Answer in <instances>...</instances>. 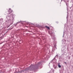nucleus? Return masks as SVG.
I'll return each mask as SVG.
<instances>
[{
	"label": "nucleus",
	"mask_w": 73,
	"mask_h": 73,
	"mask_svg": "<svg viewBox=\"0 0 73 73\" xmlns=\"http://www.w3.org/2000/svg\"><path fill=\"white\" fill-rule=\"evenodd\" d=\"M64 33H65V32L64 31V32H63V37H64Z\"/></svg>",
	"instance_id": "nucleus-17"
},
{
	"label": "nucleus",
	"mask_w": 73,
	"mask_h": 73,
	"mask_svg": "<svg viewBox=\"0 0 73 73\" xmlns=\"http://www.w3.org/2000/svg\"><path fill=\"white\" fill-rule=\"evenodd\" d=\"M65 52L64 51V52L63 54H62V56H64V54H65Z\"/></svg>",
	"instance_id": "nucleus-14"
},
{
	"label": "nucleus",
	"mask_w": 73,
	"mask_h": 73,
	"mask_svg": "<svg viewBox=\"0 0 73 73\" xmlns=\"http://www.w3.org/2000/svg\"><path fill=\"white\" fill-rule=\"evenodd\" d=\"M42 65V62H39L37 64H35V66L33 65H31L29 67H28L26 68L25 70V71H28L29 70H35L36 69H38V67Z\"/></svg>",
	"instance_id": "nucleus-1"
},
{
	"label": "nucleus",
	"mask_w": 73,
	"mask_h": 73,
	"mask_svg": "<svg viewBox=\"0 0 73 73\" xmlns=\"http://www.w3.org/2000/svg\"><path fill=\"white\" fill-rule=\"evenodd\" d=\"M2 33H1L0 35H1V34Z\"/></svg>",
	"instance_id": "nucleus-32"
},
{
	"label": "nucleus",
	"mask_w": 73,
	"mask_h": 73,
	"mask_svg": "<svg viewBox=\"0 0 73 73\" xmlns=\"http://www.w3.org/2000/svg\"><path fill=\"white\" fill-rule=\"evenodd\" d=\"M62 68H61L62 69H63V70H64V66H63L62 67Z\"/></svg>",
	"instance_id": "nucleus-20"
},
{
	"label": "nucleus",
	"mask_w": 73,
	"mask_h": 73,
	"mask_svg": "<svg viewBox=\"0 0 73 73\" xmlns=\"http://www.w3.org/2000/svg\"><path fill=\"white\" fill-rule=\"evenodd\" d=\"M66 5L67 6V8H68V5H69V3L68 2H66Z\"/></svg>",
	"instance_id": "nucleus-9"
},
{
	"label": "nucleus",
	"mask_w": 73,
	"mask_h": 73,
	"mask_svg": "<svg viewBox=\"0 0 73 73\" xmlns=\"http://www.w3.org/2000/svg\"><path fill=\"white\" fill-rule=\"evenodd\" d=\"M62 1V0H61V1Z\"/></svg>",
	"instance_id": "nucleus-33"
},
{
	"label": "nucleus",
	"mask_w": 73,
	"mask_h": 73,
	"mask_svg": "<svg viewBox=\"0 0 73 73\" xmlns=\"http://www.w3.org/2000/svg\"><path fill=\"white\" fill-rule=\"evenodd\" d=\"M53 61H55L54 60V59H53L52 60L50 61V62H52Z\"/></svg>",
	"instance_id": "nucleus-13"
},
{
	"label": "nucleus",
	"mask_w": 73,
	"mask_h": 73,
	"mask_svg": "<svg viewBox=\"0 0 73 73\" xmlns=\"http://www.w3.org/2000/svg\"><path fill=\"white\" fill-rule=\"evenodd\" d=\"M52 72H53V73H54V70H52Z\"/></svg>",
	"instance_id": "nucleus-21"
},
{
	"label": "nucleus",
	"mask_w": 73,
	"mask_h": 73,
	"mask_svg": "<svg viewBox=\"0 0 73 73\" xmlns=\"http://www.w3.org/2000/svg\"><path fill=\"white\" fill-rule=\"evenodd\" d=\"M64 63H65V64H66V62H64Z\"/></svg>",
	"instance_id": "nucleus-27"
},
{
	"label": "nucleus",
	"mask_w": 73,
	"mask_h": 73,
	"mask_svg": "<svg viewBox=\"0 0 73 73\" xmlns=\"http://www.w3.org/2000/svg\"><path fill=\"white\" fill-rule=\"evenodd\" d=\"M58 57V55H56L55 57H54V61H57V59L56 58H57Z\"/></svg>",
	"instance_id": "nucleus-5"
},
{
	"label": "nucleus",
	"mask_w": 73,
	"mask_h": 73,
	"mask_svg": "<svg viewBox=\"0 0 73 73\" xmlns=\"http://www.w3.org/2000/svg\"><path fill=\"white\" fill-rule=\"evenodd\" d=\"M67 8V11H68V8Z\"/></svg>",
	"instance_id": "nucleus-28"
},
{
	"label": "nucleus",
	"mask_w": 73,
	"mask_h": 73,
	"mask_svg": "<svg viewBox=\"0 0 73 73\" xmlns=\"http://www.w3.org/2000/svg\"><path fill=\"white\" fill-rule=\"evenodd\" d=\"M67 13H68V11H67Z\"/></svg>",
	"instance_id": "nucleus-30"
},
{
	"label": "nucleus",
	"mask_w": 73,
	"mask_h": 73,
	"mask_svg": "<svg viewBox=\"0 0 73 73\" xmlns=\"http://www.w3.org/2000/svg\"><path fill=\"white\" fill-rule=\"evenodd\" d=\"M48 33L51 36H52L54 35V33L52 32H49Z\"/></svg>",
	"instance_id": "nucleus-4"
},
{
	"label": "nucleus",
	"mask_w": 73,
	"mask_h": 73,
	"mask_svg": "<svg viewBox=\"0 0 73 73\" xmlns=\"http://www.w3.org/2000/svg\"><path fill=\"white\" fill-rule=\"evenodd\" d=\"M67 1L68 2V1Z\"/></svg>",
	"instance_id": "nucleus-35"
},
{
	"label": "nucleus",
	"mask_w": 73,
	"mask_h": 73,
	"mask_svg": "<svg viewBox=\"0 0 73 73\" xmlns=\"http://www.w3.org/2000/svg\"><path fill=\"white\" fill-rule=\"evenodd\" d=\"M56 23H57V24H58V22L57 21H56Z\"/></svg>",
	"instance_id": "nucleus-22"
},
{
	"label": "nucleus",
	"mask_w": 73,
	"mask_h": 73,
	"mask_svg": "<svg viewBox=\"0 0 73 73\" xmlns=\"http://www.w3.org/2000/svg\"><path fill=\"white\" fill-rule=\"evenodd\" d=\"M54 47H56V44H54Z\"/></svg>",
	"instance_id": "nucleus-19"
},
{
	"label": "nucleus",
	"mask_w": 73,
	"mask_h": 73,
	"mask_svg": "<svg viewBox=\"0 0 73 73\" xmlns=\"http://www.w3.org/2000/svg\"><path fill=\"white\" fill-rule=\"evenodd\" d=\"M68 14H67V17H66V19H68Z\"/></svg>",
	"instance_id": "nucleus-24"
},
{
	"label": "nucleus",
	"mask_w": 73,
	"mask_h": 73,
	"mask_svg": "<svg viewBox=\"0 0 73 73\" xmlns=\"http://www.w3.org/2000/svg\"><path fill=\"white\" fill-rule=\"evenodd\" d=\"M9 13H8V15L6 16V19L9 20L10 21H13V22H14L13 21L15 20L14 18L13 17V14H11L12 12H13V11L11 10V9H9V10L8 11Z\"/></svg>",
	"instance_id": "nucleus-2"
},
{
	"label": "nucleus",
	"mask_w": 73,
	"mask_h": 73,
	"mask_svg": "<svg viewBox=\"0 0 73 73\" xmlns=\"http://www.w3.org/2000/svg\"><path fill=\"white\" fill-rule=\"evenodd\" d=\"M9 19H8L7 20H6L5 21V23H8V25H9V26H8V27H9L10 26V25H12V24H13V22H9Z\"/></svg>",
	"instance_id": "nucleus-3"
},
{
	"label": "nucleus",
	"mask_w": 73,
	"mask_h": 73,
	"mask_svg": "<svg viewBox=\"0 0 73 73\" xmlns=\"http://www.w3.org/2000/svg\"><path fill=\"white\" fill-rule=\"evenodd\" d=\"M62 59V58H61V56H60L59 58V60H61V59Z\"/></svg>",
	"instance_id": "nucleus-15"
},
{
	"label": "nucleus",
	"mask_w": 73,
	"mask_h": 73,
	"mask_svg": "<svg viewBox=\"0 0 73 73\" xmlns=\"http://www.w3.org/2000/svg\"><path fill=\"white\" fill-rule=\"evenodd\" d=\"M1 44V43L0 44Z\"/></svg>",
	"instance_id": "nucleus-36"
},
{
	"label": "nucleus",
	"mask_w": 73,
	"mask_h": 73,
	"mask_svg": "<svg viewBox=\"0 0 73 73\" xmlns=\"http://www.w3.org/2000/svg\"><path fill=\"white\" fill-rule=\"evenodd\" d=\"M31 24H32V25H35L34 24H33V23H31Z\"/></svg>",
	"instance_id": "nucleus-26"
},
{
	"label": "nucleus",
	"mask_w": 73,
	"mask_h": 73,
	"mask_svg": "<svg viewBox=\"0 0 73 73\" xmlns=\"http://www.w3.org/2000/svg\"><path fill=\"white\" fill-rule=\"evenodd\" d=\"M53 68H54V69H56V68H57V65H54L53 66Z\"/></svg>",
	"instance_id": "nucleus-10"
},
{
	"label": "nucleus",
	"mask_w": 73,
	"mask_h": 73,
	"mask_svg": "<svg viewBox=\"0 0 73 73\" xmlns=\"http://www.w3.org/2000/svg\"><path fill=\"white\" fill-rule=\"evenodd\" d=\"M21 22V21H20L18 22H17L16 23L14 24V25H14V26L16 27V25H17V24H19V23H20Z\"/></svg>",
	"instance_id": "nucleus-6"
},
{
	"label": "nucleus",
	"mask_w": 73,
	"mask_h": 73,
	"mask_svg": "<svg viewBox=\"0 0 73 73\" xmlns=\"http://www.w3.org/2000/svg\"><path fill=\"white\" fill-rule=\"evenodd\" d=\"M63 1H64V2H65V0H64Z\"/></svg>",
	"instance_id": "nucleus-29"
},
{
	"label": "nucleus",
	"mask_w": 73,
	"mask_h": 73,
	"mask_svg": "<svg viewBox=\"0 0 73 73\" xmlns=\"http://www.w3.org/2000/svg\"><path fill=\"white\" fill-rule=\"evenodd\" d=\"M58 68H60L61 67V66L60 65V63H59L58 64Z\"/></svg>",
	"instance_id": "nucleus-12"
},
{
	"label": "nucleus",
	"mask_w": 73,
	"mask_h": 73,
	"mask_svg": "<svg viewBox=\"0 0 73 73\" xmlns=\"http://www.w3.org/2000/svg\"><path fill=\"white\" fill-rule=\"evenodd\" d=\"M3 36H1L0 37V38L1 39H3Z\"/></svg>",
	"instance_id": "nucleus-16"
},
{
	"label": "nucleus",
	"mask_w": 73,
	"mask_h": 73,
	"mask_svg": "<svg viewBox=\"0 0 73 73\" xmlns=\"http://www.w3.org/2000/svg\"><path fill=\"white\" fill-rule=\"evenodd\" d=\"M0 21H3V19H0Z\"/></svg>",
	"instance_id": "nucleus-18"
},
{
	"label": "nucleus",
	"mask_w": 73,
	"mask_h": 73,
	"mask_svg": "<svg viewBox=\"0 0 73 73\" xmlns=\"http://www.w3.org/2000/svg\"><path fill=\"white\" fill-rule=\"evenodd\" d=\"M18 72H15V73H22V72H24V70H22V71H19V70L18 69Z\"/></svg>",
	"instance_id": "nucleus-7"
},
{
	"label": "nucleus",
	"mask_w": 73,
	"mask_h": 73,
	"mask_svg": "<svg viewBox=\"0 0 73 73\" xmlns=\"http://www.w3.org/2000/svg\"><path fill=\"white\" fill-rule=\"evenodd\" d=\"M45 27L46 28H47L48 29H49V30H50V28H49V27L47 26H45Z\"/></svg>",
	"instance_id": "nucleus-11"
},
{
	"label": "nucleus",
	"mask_w": 73,
	"mask_h": 73,
	"mask_svg": "<svg viewBox=\"0 0 73 73\" xmlns=\"http://www.w3.org/2000/svg\"><path fill=\"white\" fill-rule=\"evenodd\" d=\"M49 64H50V63H49Z\"/></svg>",
	"instance_id": "nucleus-34"
},
{
	"label": "nucleus",
	"mask_w": 73,
	"mask_h": 73,
	"mask_svg": "<svg viewBox=\"0 0 73 73\" xmlns=\"http://www.w3.org/2000/svg\"><path fill=\"white\" fill-rule=\"evenodd\" d=\"M18 31H20V30H18Z\"/></svg>",
	"instance_id": "nucleus-31"
},
{
	"label": "nucleus",
	"mask_w": 73,
	"mask_h": 73,
	"mask_svg": "<svg viewBox=\"0 0 73 73\" xmlns=\"http://www.w3.org/2000/svg\"><path fill=\"white\" fill-rule=\"evenodd\" d=\"M66 41V40L64 39H62V43H63V44H65Z\"/></svg>",
	"instance_id": "nucleus-8"
},
{
	"label": "nucleus",
	"mask_w": 73,
	"mask_h": 73,
	"mask_svg": "<svg viewBox=\"0 0 73 73\" xmlns=\"http://www.w3.org/2000/svg\"><path fill=\"white\" fill-rule=\"evenodd\" d=\"M62 53H63L64 52V51H63V50H62Z\"/></svg>",
	"instance_id": "nucleus-23"
},
{
	"label": "nucleus",
	"mask_w": 73,
	"mask_h": 73,
	"mask_svg": "<svg viewBox=\"0 0 73 73\" xmlns=\"http://www.w3.org/2000/svg\"><path fill=\"white\" fill-rule=\"evenodd\" d=\"M70 57H68V59H70Z\"/></svg>",
	"instance_id": "nucleus-25"
}]
</instances>
